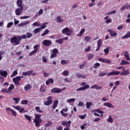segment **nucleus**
Returning a JSON list of instances; mask_svg holds the SVG:
<instances>
[{
  "mask_svg": "<svg viewBox=\"0 0 130 130\" xmlns=\"http://www.w3.org/2000/svg\"><path fill=\"white\" fill-rule=\"evenodd\" d=\"M35 118L34 119V122L35 123L36 126H40V123L42 122V120L41 119V115L39 114H35Z\"/></svg>",
  "mask_w": 130,
  "mask_h": 130,
  "instance_id": "nucleus-1",
  "label": "nucleus"
},
{
  "mask_svg": "<svg viewBox=\"0 0 130 130\" xmlns=\"http://www.w3.org/2000/svg\"><path fill=\"white\" fill-rule=\"evenodd\" d=\"M10 41L12 44H13L14 45H19L20 44L21 41L20 39H19V38L18 36L16 37H13L12 38H10Z\"/></svg>",
  "mask_w": 130,
  "mask_h": 130,
  "instance_id": "nucleus-2",
  "label": "nucleus"
},
{
  "mask_svg": "<svg viewBox=\"0 0 130 130\" xmlns=\"http://www.w3.org/2000/svg\"><path fill=\"white\" fill-rule=\"evenodd\" d=\"M61 32L62 34H66V35H67V36H71V35H72V33H73V31L72 30L70 29V28L66 27L62 30Z\"/></svg>",
  "mask_w": 130,
  "mask_h": 130,
  "instance_id": "nucleus-3",
  "label": "nucleus"
},
{
  "mask_svg": "<svg viewBox=\"0 0 130 130\" xmlns=\"http://www.w3.org/2000/svg\"><path fill=\"white\" fill-rule=\"evenodd\" d=\"M47 100L44 103V104L46 106H48V105H50L52 103V96H49L47 97Z\"/></svg>",
  "mask_w": 130,
  "mask_h": 130,
  "instance_id": "nucleus-4",
  "label": "nucleus"
},
{
  "mask_svg": "<svg viewBox=\"0 0 130 130\" xmlns=\"http://www.w3.org/2000/svg\"><path fill=\"white\" fill-rule=\"evenodd\" d=\"M120 74L119 71H113L111 72H109L107 74L108 77H110V76H118Z\"/></svg>",
  "mask_w": 130,
  "mask_h": 130,
  "instance_id": "nucleus-5",
  "label": "nucleus"
},
{
  "mask_svg": "<svg viewBox=\"0 0 130 130\" xmlns=\"http://www.w3.org/2000/svg\"><path fill=\"white\" fill-rule=\"evenodd\" d=\"M52 42L51 41L49 40H45L43 42V44L45 46H50L52 44Z\"/></svg>",
  "mask_w": 130,
  "mask_h": 130,
  "instance_id": "nucleus-6",
  "label": "nucleus"
},
{
  "mask_svg": "<svg viewBox=\"0 0 130 130\" xmlns=\"http://www.w3.org/2000/svg\"><path fill=\"white\" fill-rule=\"evenodd\" d=\"M99 61H101L102 62H104L106 63H111V61L109 59H104L103 58H99Z\"/></svg>",
  "mask_w": 130,
  "mask_h": 130,
  "instance_id": "nucleus-7",
  "label": "nucleus"
},
{
  "mask_svg": "<svg viewBox=\"0 0 130 130\" xmlns=\"http://www.w3.org/2000/svg\"><path fill=\"white\" fill-rule=\"evenodd\" d=\"M90 88V86L89 85H85L83 87H80L76 89V91L77 92H79V91H84V90H86V89H89Z\"/></svg>",
  "mask_w": 130,
  "mask_h": 130,
  "instance_id": "nucleus-8",
  "label": "nucleus"
},
{
  "mask_svg": "<svg viewBox=\"0 0 130 130\" xmlns=\"http://www.w3.org/2000/svg\"><path fill=\"white\" fill-rule=\"evenodd\" d=\"M108 32L110 33V36L111 37H115L117 35V33L114 30H112V29H109L108 30Z\"/></svg>",
  "mask_w": 130,
  "mask_h": 130,
  "instance_id": "nucleus-9",
  "label": "nucleus"
},
{
  "mask_svg": "<svg viewBox=\"0 0 130 130\" xmlns=\"http://www.w3.org/2000/svg\"><path fill=\"white\" fill-rule=\"evenodd\" d=\"M63 90L55 87L51 89V93H60Z\"/></svg>",
  "mask_w": 130,
  "mask_h": 130,
  "instance_id": "nucleus-10",
  "label": "nucleus"
},
{
  "mask_svg": "<svg viewBox=\"0 0 130 130\" xmlns=\"http://www.w3.org/2000/svg\"><path fill=\"white\" fill-rule=\"evenodd\" d=\"M23 7H21L20 8H17L16 10H15V13L16 16H20L21 15V13H22V12H23Z\"/></svg>",
  "mask_w": 130,
  "mask_h": 130,
  "instance_id": "nucleus-11",
  "label": "nucleus"
},
{
  "mask_svg": "<svg viewBox=\"0 0 130 130\" xmlns=\"http://www.w3.org/2000/svg\"><path fill=\"white\" fill-rule=\"evenodd\" d=\"M0 75L4 78H7L8 76V72H7V71H0Z\"/></svg>",
  "mask_w": 130,
  "mask_h": 130,
  "instance_id": "nucleus-12",
  "label": "nucleus"
},
{
  "mask_svg": "<svg viewBox=\"0 0 130 130\" xmlns=\"http://www.w3.org/2000/svg\"><path fill=\"white\" fill-rule=\"evenodd\" d=\"M129 74H130L129 70L127 69L126 70L120 73V75L121 76H127V75H129Z\"/></svg>",
  "mask_w": 130,
  "mask_h": 130,
  "instance_id": "nucleus-13",
  "label": "nucleus"
},
{
  "mask_svg": "<svg viewBox=\"0 0 130 130\" xmlns=\"http://www.w3.org/2000/svg\"><path fill=\"white\" fill-rule=\"evenodd\" d=\"M101 42H102V40L101 39H99L97 43L98 48L96 49L95 51H98L101 48Z\"/></svg>",
  "mask_w": 130,
  "mask_h": 130,
  "instance_id": "nucleus-14",
  "label": "nucleus"
},
{
  "mask_svg": "<svg viewBox=\"0 0 130 130\" xmlns=\"http://www.w3.org/2000/svg\"><path fill=\"white\" fill-rule=\"evenodd\" d=\"M33 73V70L28 71L27 72H23V76H30L31 74Z\"/></svg>",
  "mask_w": 130,
  "mask_h": 130,
  "instance_id": "nucleus-15",
  "label": "nucleus"
},
{
  "mask_svg": "<svg viewBox=\"0 0 130 130\" xmlns=\"http://www.w3.org/2000/svg\"><path fill=\"white\" fill-rule=\"evenodd\" d=\"M90 89H96V90H101L102 87L98 86L97 84H95L91 86Z\"/></svg>",
  "mask_w": 130,
  "mask_h": 130,
  "instance_id": "nucleus-16",
  "label": "nucleus"
},
{
  "mask_svg": "<svg viewBox=\"0 0 130 130\" xmlns=\"http://www.w3.org/2000/svg\"><path fill=\"white\" fill-rule=\"evenodd\" d=\"M104 106H107L109 107V108H114V106L112 105V104H110V103H104Z\"/></svg>",
  "mask_w": 130,
  "mask_h": 130,
  "instance_id": "nucleus-17",
  "label": "nucleus"
},
{
  "mask_svg": "<svg viewBox=\"0 0 130 130\" xmlns=\"http://www.w3.org/2000/svg\"><path fill=\"white\" fill-rule=\"evenodd\" d=\"M17 5L19 8H23V1L22 0H17Z\"/></svg>",
  "mask_w": 130,
  "mask_h": 130,
  "instance_id": "nucleus-18",
  "label": "nucleus"
},
{
  "mask_svg": "<svg viewBox=\"0 0 130 130\" xmlns=\"http://www.w3.org/2000/svg\"><path fill=\"white\" fill-rule=\"evenodd\" d=\"M30 23V21L27 20L25 21L24 22L19 23L18 24L19 27H22V26H25V25H27L28 24Z\"/></svg>",
  "mask_w": 130,
  "mask_h": 130,
  "instance_id": "nucleus-19",
  "label": "nucleus"
},
{
  "mask_svg": "<svg viewBox=\"0 0 130 130\" xmlns=\"http://www.w3.org/2000/svg\"><path fill=\"white\" fill-rule=\"evenodd\" d=\"M124 55L126 60H128V61L130 60L129 55L128 54V52H127V51H126L124 52Z\"/></svg>",
  "mask_w": 130,
  "mask_h": 130,
  "instance_id": "nucleus-20",
  "label": "nucleus"
},
{
  "mask_svg": "<svg viewBox=\"0 0 130 130\" xmlns=\"http://www.w3.org/2000/svg\"><path fill=\"white\" fill-rule=\"evenodd\" d=\"M50 83L51 84H53L54 83V80L53 79L50 78L47 81H46V85H49Z\"/></svg>",
  "mask_w": 130,
  "mask_h": 130,
  "instance_id": "nucleus-21",
  "label": "nucleus"
},
{
  "mask_svg": "<svg viewBox=\"0 0 130 130\" xmlns=\"http://www.w3.org/2000/svg\"><path fill=\"white\" fill-rule=\"evenodd\" d=\"M76 78H77L78 79H80L81 78H82V79H86V76L85 75H82L80 73H77Z\"/></svg>",
  "mask_w": 130,
  "mask_h": 130,
  "instance_id": "nucleus-22",
  "label": "nucleus"
},
{
  "mask_svg": "<svg viewBox=\"0 0 130 130\" xmlns=\"http://www.w3.org/2000/svg\"><path fill=\"white\" fill-rule=\"evenodd\" d=\"M32 88V85L31 84H28L27 85H25V87H24V90L25 91H29L30 89Z\"/></svg>",
  "mask_w": 130,
  "mask_h": 130,
  "instance_id": "nucleus-23",
  "label": "nucleus"
},
{
  "mask_svg": "<svg viewBox=\"0 0 130 130\" xmlns=\"http://www.w3.org/2000/svg\"><path fill=\"white\" fill-rule=\"evenodd\" d=\"M57 105H58V101L55 100L53 102V109H55L56 107H57Z\"/></svg>",
  "mask_w": 130,
  "mask_h": 130,
  "instance_id": "nucleus-24",
  "label": "nucleus"
},
{
  "mask_svg": "<svg viewBox=\"0 0 130 130\" xmlns=\"http://www.w3.org/2000/svg\"><path fill=\"white\" fill-rule=\"evenodd\" d=\"M125 64H129V62L125 61V60H122L120 63L121 66H125Z\"/></svg>",
  "mask_w": 130,
  "mask_h": 130,
  "instance_id": "nucleus-25",
  "label": "nucleus"
},
{
  "mask_svg": "<svg viewBox=\"0 0 130 130\" xmlns=\"http://www.w3.org/2000/svg\"><path fill=\"white\" fill-rule=\"evenodd\" d=\"M23 78H24V76H17L13 78V80L19 82V81H21V79H23Z\"/></svg>",
  "mask_w": 130,
  "mask_h": 130,
  "instance_id": "nucleus-26",
  "label": "nucleus"
},
{
  "mask_svg": "<svg viewBox=\"0 0 130 130\" xmlns=\"http://www.w3.org/2000/svg\"><path fill=\"white\" fill-rule=\"evenodd\" d=\"M55 42L59 44H62V43H63V38H60L58 40H56Z\"/></svg>",
  "mask_w": 130,
  "mask_h": 130,
  "instance_id": "nucleus-27",
  "label": "nucleus"
},
{
  "mask_svg": "<svg viewBox=\"0 0 130 130\" xmlns=\"http://www.w3.org/2000/svg\"><path fill=\"white\" fill-rule=\"evenodd\" d=\"M126 38H130L129 32H127L126 35L122 37V39H126Z\"/></svg>",
  "mask_w": 130,
  "mask_h": 130,
  "instance_id": "nucleus-28",
  "label": "nucleus"
},
{
  "mask_svg": "<svg viewBox=\"0 0 130 130\" xmlns=\"http://www.w3.org/2000/svg\"><path fill=\"white\" fill-rule=\"evenodd\" d=\"M56 22L57 23H61L63 22V19H61V17L57 16L56 18Z\"/></svg>",
  "mask_w": 130,
  "mask_h": 130,
  "instance_id": "nucleus-29",
  "label": "nucleus"
},
{
  "mask_svg": "<svg viewBox=\"0 0 130 130\" xmlns=\"http://www.w3.org/2000/svg\"><path fill=\"white\" fill-rule=\"evenodd\" d=\"M18 38V39H19V40H22V39H26L27 38V36L26 35H23L21 36H18L17 37Z\"/></svg>",
  "mask_w": 130,
  "mask_h": 130,
  "instance_id": "nucleus-30",
  "label": "nucleus"
},
{
  "mask_svg": "<svg viewBox=\"0 0 130 130\" xmlns=\"http://www.w3.org/2000/svg\"><path fill=\"white\" fill-rule=\"evenodd\" d=\"M35 109H36L37 112H38L39 113H43V111H42L40 109V107H36Z\"/></svg>",
  "mask_w": 130,
  "mask_h": 130,
  "instance_id": "nucleus-31",
  "label": "nucleus"
},
{
  "mask_svg": "<svg viewBox=\"0 0 130 130\" xmlns=\"http://www.w3.org/2000/svg\"><path fill=\"white\" fill-rule=\"evenodd\" d=\"M109 49H110V47H108L104 50L105 55H107V54L109 53Z\"/></svg>",
  "mask_w": 130,
  "mask_h": 130,
  "instance_id": "nucleus-32",
  "label": "nucleus"
},
{
  "mask_svg": "<svg viewBox=\"0 0 130 130\" xmlns=\"http://www.w3.org/2000/svg\"><path fill=\"white\" fill-rule=\"evenodd\" d=\"M108 122H110V123H112L113 122V118L111 117V115H109L108 119H107Z\"/></svg>",
  "mask_w": 130,
  "mask_h": 130,
  "instance_id": "nucleus-33",
  "label": "nucleus"
},
{
  "mask_svg": "<svg viewBox=\"0 0 130 130\" xmlns=\"http://www.w3.org/2000/svg\"><path fill=\"white\" fill-rule=\"evenodd\" d=\"M2 93H7V94H10V91L7 90V88H2L1 90Z\"/></svg>",
  "mask_w": 130,
  "mask_h": 130,
  "instance_id": "nucleus-34",
  "label": "nucleus"
},
{
  "mask_svg": "<svg viewBox=\"0 0 130 130\" xmlns=\"http://www.w3.org/2000/svg\"><path fill=\"white\" fill-rule=\"evenodd\" d=\"M15 88V85L14 84H11L10 86L8 88V90L10 91V93L12 92L11 90H13Z\"/></svg>",
  "mask_w": 130,
  "mask_h": 130,
  "instance_id": "nucleus-35",
  "label": "nucleus"
},
{
  "mask_svg": "<svg viewBox=\"0 0 130 130\" xmlns=\"http://www.w3.org/2000/svg\"><path fill=\"white\" fill-rule=\"evenodd\" d=\"M92 105V102H87L86 103V108L87 109H90V106H91Z\"/></svg>",
  "mask_w": 130,
  "mask_h": 130,
  "instance_id": "nucleus-36",
  "label": "nucleus"
},
{
  "mask_svg": "<svg viewBox=\"0 0 130 130\" xmlns=\"http://www.w3.org/2000/svg\"><path fill=\"white\" fill-rule=\"evenodd\" d=\"M41 30V27H40V28H36V29L34 30V33H35V34H37V33H39V32H40Z\"/></svg>",
  "mask_w": 130,
  "mask_h": 130,
  "instance_id": "nucleus-37",
  "label": "nucleus"
},
{
  "mask_svg": "<svg viewBox=\"0 0 130 130\" xmlns=\"http://www.w3.org/2000/svg\"><path fill=\"white\" fill-rule=\"evenodd\" d=\"M25 118L27 119V120H29V121H31L32 120V117L29 115H25L24 116Z\"/></svg>",
  "mask_w": 130,
  "mask_h": 130,
  "instance_id": "nucleus-38",
  "label": "nucleus"
},
{
  "mask_svg": "<svg viewBox=\"0 0 130 130\" xmlns=\"http://www.w3.org/2000/svg\"><path fill=\"white\" fill-rule=\"evenodd\" d=\"M13 100H14L16 104H18L19 103V102L20 101V98H13Z\"/></svg>",
  "mask_w": 130,
  "mask_h": 130,
  "instance_id": "nucleus-39",
  "label": "nucleus"
},
{
  "mask_svg": "<svg viewBox=\"0 0 130 130\" xmlns=\"http://www.w3.org/2000/svg\"><path fill=\"white\" fill-rule=\"evenodd\" d=\"M85 66H86V62H84L83 64H81L79 66V69L82 70L85 68Z\"/></svg>",
  "mask_w": 130,
  "mask_h": 130,
  "instance_id": "nucleus-40",
  "label": "nucleus"
},
{
  "mask_svg": "<svg viewBox=\"0 0 130 130\" xmlns=\"http://www.w3.org/2000/svg\"><path fill=\"white\" fill-rule=\"evenodd\" d=\"M18 75V71H15L13 72L12 75H11L10 78H13V77H15V76H17Z\"/></svg>",
  "mask_w": 130,
  "mask_h": 130,
  "instance_id": "nucleus-41",
  "label": "nucleus"
},
{
  "mask_svg": "<svg viewBox=\"0 0 130 130\" xmlns=\"http://www.w3.org/2000/svg\"><path fill=\"white\" fill-rule=\"evenodd\" d=\"M75 101H76V99H74V98L67 100V102L68 103H71L72 102H75Z\"/></svg>",
  "mask_w": 130,
  "mask_h": 130,
  "instance_id": "nucleus-42",
  "label": "nucleus"
},
{
  "mask_svg": "<svg viewBox=\"0 0 130 130\" xmlns=\"http://www.w3.org/2000/svg\"><path fill=\"white\" fill-rule=\"evenodd\" d=\"M47 24H48V23H43L42 26L40 27L41 29H45L47 27V25H46Z\"/></svg>",
  "mask_w": 130,
  "mask_h": 130,
  "instance_id": "nucleus-43",
  "label": "nucleus"
},
{
  "mask_svg": "<svg viewBox=\"0 0 130 130\" xmlns=\"http://www.w3.org/2000/svg\"><path fill=\"white\" fill-rule=\"evenodd\" d=\"M40 91H41L42 93H44V92L46 91V89H45V88L42 85L40 87Z\"/></svg>",
  "mask_w": 130,
  "mask_h": 130,
  "instance_id": "nucleus-44",
  "label": "nucleus"
},
{
  "mask_svg": "<svg viewBox=\"0 0 130 130\" xmlns=\"http://www.w3.org/2000/svg\"><path fill=\"white\" fill-rule=\"evenodd\" d=\"M84 39L86 42H89L91 39V38L89 36H86L85 37Z\"/></svg>",
  "mask_w": 130,
  "mask_h": 130,
  "instance_id": "nucleus-45",
  "label": "nucleus"
},
{
  "mask_svg": "<svg viewBox=\"0 0 130 130\" xmlns=\"http://www.w3.org/2000/svg\"><path fill=\"white\" fill-rule=\"evenodd\" d=\"M85 32V28H82L81 29L80 31V34L78 35L77 36H81V35H83V34Z\"/></svg>",
  "mask_w": 130,
  "mask_h": 130,
  "instance_id": "nucleus-46",
  "label": "nucleus"
},
{
  "mask_svg": "<svg viewBox=\"0 0 130 130\" xmlns=\"http://www.w3.org/2000/svg\"><path fill=\"white\" fill-rule=\"evenodd\" d=\"M112 14H116V11L113 10V11L108 12L106 14V15H112Z\"/></svg>",
  "mask_w": 130,
  "mask_h": 130,
  "instance_id": "nucleus-47",
  "label": "nucleus"
},
{
  "mask_svg": "<svg viewBox=\"0 0 130 130\" xmlns=\"http://www.w3.org/2000/svg\"><path fill=\"white\" fill-rule=\"evenodd\" d=\"M62 74L63 76H69V71L65 70L62 72Z\"/></svg>",
  "mask_w": 130,
  "mask_h": 130,
  "instance_id": "nucleus-48",
  "label": "nucleus"
},
{
  "mask_svg": "<svg viewBox=\"0 0 130 130\" xmlns=\"http://www.w3.org/2000/svg\"><path fill=\"white\" fill-rule=\"evenodd\" d=\"M61 64L62 66H66V64H68V61L65 60H62L61 61Z\"/></svg>",
  "mask_w": 130,
  "mask_h": 130,
  "instance_id": "nucleus-49",
  "label": "nucleus"
},
{
  "mask_svg": "<svg viewBox=\"0 0 130 130\" xmlns=\"http://www.w3.org/2000/svg\"><path fill=\"white\" fill-rule=\"evenodd\" d=\"M49 32V30L46 29L45 30L44 32L43 33L41 36H45V35H46V34H48Z\"/></svg>",
  "mask_w": 130,
  "mask_h": 130,
  "instance_id": "nucleus-50",
  "label": "nucleus"
},
{
  "mask_svg": "<svg viewBox=\"0 0 130 130\" xmlns=\"http://www.w3.org/2000/svg\"><path fill=\"white\" fill-rule=\"evenodd\" d=\"M62 125H63L64 126H68V122L67 121H63L61 122Z\"/></svg>",
  "mask_w": 130,
  "mask_h": 130,
  "instance_id": "nucleus-51",
  "label": "nucleus"
},
{
  "mask_svg": "<svg viewBox=\"0 0 130 130\" xmlns=\"http://www.w3.org/2000/svg\"><path fill=\"white\" fill-rule=\"evenodd\" d=\"M107 75V73H100L99 75V77H104V76H106Z\"/></svg>",
  "mask_w": 130,
  "mask_h": 130,
  "instance_id": "nucleus-52",
  "label": "nucleus"
},
{
  "mask_svg": "<svg viewBox=\"0 0 130 130\" xmlns=\"http://www.w3.org/2000/svg\"><path fill=\"white\" fill-rule=\"evenodd\" d=\"M60 112L62 116L66 117V116H68V115H69V114L64 113L63 112H62V111H60Z\"/></svg>",
  "mask_w": 130,
  "mask_h": 130,
  "instance_id": "nucleus-53",
  "label": "nucleus"
},
{
  "mask_svg": "<svg viewBox=\"0 0 130 130\" xmlns=\"http://www.w3.org/2000/svg\"><path fill=\"white\" fill-rule=\"evenodd\" d=\"M88 57L89 60H90V59H92V58H93V57H94V54H89L88 56Z\"/></svg>",
  "mask_w": 130,
  "mask_h": 130,
  "instance_id": "nucleus-54",
  "label": "nucleus"
},
{
  "mask_svg": "<svg viewBox=\"0 0 130 130\" xmlns=\"http://www.w3.org/2000/svg\"><path fill=\"white\" fill-rule=\"evenodd\" d=\"M26 37L27 38H31V37H32V33H30V32H27L26 33Z\"/></svg>",
  "mask_w": 130,
  "mask_h": 130,
  "instance_id": "nucleus-55",
  "label": "nucleus"
},
{
  "mask_svg": "<svg viewBox=\"0 0 130 130\" xmlns=\"http://www.w3.org/2000/svg\"><path fill=\"white\" fill-rule=\"evenodd\" d=\"M12 25H14L13 22H9V23H8L7 27V28H11V27H12Z\"/></svg>",
  "mask_w": 130,
  "mask_h": 130,
  "instance_id": "nucleus-56",
  "label": "nucleus"
},
{
  "mask_svg": "<svg viewBox=\"0 0 130 130\" xmlns=\"http://www.w3.org/2000/svg\"><path fill=\"white\" fill-rule=\"evenodd\" d=\"M96 112H98V113H100V114H103L104 113V112L103 111L100 110V109H96L95 110Z\"/></svg>",
  "mask_w": 130,
  "mask_h": 130,
  "instance_id": "nucleus-57",
  "label": "nucleus"
},
{
  "mask_svg": "<svg viewBox=\"0 0 130 130\" xmlns=\"http://www.w3.org/2000/svg\"><path fill=\"white\" fill-rule=\"evenodd\" d=\"M100 67V63H95L93 66L94 69H97V68H99Z\"/></svg>",
  "mask_w": 130,
  "mask_h": 130,
  "instance_id": "nucleus-58",
  "label": "nucleus"
},
{
  "mask_svg": "<svg viewBox=\"0 0 130 130\" xmlns=\"http://www.w3.org/2000/svg\"><path fill=\"white\" fill-rule=\"evenodd\" d=\"M21 103L23 105H26V104H28V101H27V100H23V101H21Z\"/></svg>",
  "mask_w": 130,
  "mask_h": 130,
  "instance_id": "nucleus-59",
  "label": "nucleus"
},
{
  "mask_svg": "<svg viewBox=\"0 0 130 130\" xmlns=\"http://www.w3.org/2000/svg\"><path fill=\"white\" fill-rule=\"evenodd\" d=\"M125 9H126L127 10L128 9L127 5H126L122 7V8H121V11H124V10H125Z\"/></svg>",
  "mask_w": 130,
  "mask_h": 130,
  "instance_id": "nucleus-60",
  "label": "nucleus"
},
{
  "mask_svg": "<svg viewBox=\"0 0 130 130\" xmlns=\"http://www.w3.org/2000/svg\"><path fill=\"white\" fill-rule=\"evenodd\" d=\"M52 124V122L51 121H48L47 123L45 124V126L48 127L50 126V125H51Z\"/></svg>",
  "mask_w": 130,
  "mask_h": 130,
  "instance_id": "nucleus-61",
  "label": "nucleus"
},
{
  "mask_svg": "<svg viewBox=\"0 0 130 130\" xmlns=\"http://www.w3.org/2000/svg\"><path fill=\"white\" fill-rule=\"evenodd\" d=\"M52 52H53V53L56 54V53H58V50H57V49H56V48L53 49L52 50Z\"/></svg>",
  "mask_w": 130,
  "mask_h": 130,
  "instance_id": "nucleus-62",
  "label": "nucleus"
},
{
  "mask_svg": "<svg viewBox=\"0 0 130 130\" xmlns=\"http://www.w3.org/2000/svg\"><path fill=\"white\" fill-rule=\"evenodd\" d=\"M38 47H39V45H36L34 47V49H35L34 51L36 52H37V50H38Z\"/></svg>",
  "mask_w": 130,
  "mask_h": 130,
  "instance_id": "nucleus-63",
  "label": "nucleus"
},
{
  "mask_svg": "<svg viewBox=\"0 0 130 130\" xmlns=\"http://www.w3.org/2000/svg\"><path fill=\"white\" fill-rule=\"evenodd\" d=\"M11 113L14 115V116H16L17 115V112L15 111V110H11Z\"/></svg>",
  "mask_w": 130,
  "mask_h": 130,
  "instance_id": "nucleus-64",
  "label": "nucleus"
}]
</instances>
